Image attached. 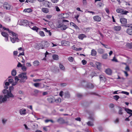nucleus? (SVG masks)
Returning <instances> with one entry per match:
<instances>
[{
	"instance_id": "obj_1",
	"label": "nucleus",
	"mask_w": 132,
	"mask_h": 132,
	"mask_svg": "<svg viewBox=\"0 0 132 132\" xmlns=\"http://www.w3.org/2000/svg\"><path fill=\"white\" fill-rule=\"evenodd\" d=\"M2 92L4 95H0V104L6 102L7 101V99L14 97V95L10 92L7 94V92L6 89H3Z\"/></svg>"
},
{
	"instance_id": "obj_4",
	"label": "nucleus",
	"mask_w": 132,
	"mask_h": 132,
	"mask_svg": "<svg viewBox=\"0 0 132 132\" xmlns=\"http://www.w3.org/2000/svg\"><path fill=\"white\" fill-rule=\"evenodd\" d=\"M3 8L8 10H12L13 9V7L10 4L7 2H5L3 5Z\"/></svg>"
},
{
	"instance_id": "obj_40",
	"label": "nucleus",
	"mask_w": 132,
	"mask_h": 132,
	"mask_svg": "<svg viewBox=\"0 0 132 132\" xmlns=\"http://www.w3.org/2000/svg\"><path fill=\"white\" fill-rule=\"evenodd\" d=\"M108 55L107 54H103L102 56V58L104 59H106L107 58Z\"/></svg>"
},
{
	"instance_id": "obj_22",
	"label": "nucleus",
	"mask_w": 132,
	"mask_h": 132,
	"mask_svg": "<svg viewBox=\"0 0 132 132\" xmlns=\"http://www.w3.org/2000/svg\"><path fill=\"white\" fill-rule=\"evenodd\" d=\"M29 27L32 30L35 31L37 32H38L39 29L37 27L34 26L33 27H32L31 26H29Z\"/></svg>"
},
{
	"instance_id": "obj_10",
	"label": "nucleus",
	"mask_w": 132,
	"mask_h": 132,
	"mask_svg": "<svg viewBox=\"0 0 132 132\" xmlns=\"http://www.w3.org/2000/svg\"><path fill=\"white\" fill-rule=\"evenodd\" d=\"M61 15L62 18L63 19L66 18L68 17L69 16V14L67 13L64 14H61Z\"/></svg>"
},
{
	"instance_id": "obj_34",
	"label": "nucleus",
	"mask_w": 132,
	"mask_h": 132,
	"mask_svg": "<svg viewBox=\"0 0 132 132\" xmlns=\"http://www.w3.org/2000/svg\"><path fill=\"white\" fill-rule=\"evenodd\" d=\"M14 88L12 86H10L9 88V90H7L6 89V90L7 91V94L8 93H9L10 92L11 93H11V91Z\"/></svg>"
},
{
	"instance_id": "obj_62",
	"label": "nucleus",
	"mask_w": 132,
	"mask_h": 132,
	"mask_svg": "<svg viewBox=\"0 0 132 132\" xmlns=\"http://www.w3.org/2000/svg\"><path fill=\"white\" fill-rule=\"evenodd\" d=\"M82 62L83 65H85L86 64L87 61L85 60H83L82 61Z\"/></svg>"
},
{
	"instance_id": "obj_47",
	"label": "nucleus",
	"mask_w": 132,
	"mask_h": 132,
	"mask_svg": "<svg viewBox=\"0 0 132 132\" xmlns=\"http://www.w3.org/2000/svg\"><path fill=\"white\" fill-rule=\"evenodd\" d=\"M89 30V28H84L83 29V30L86 32H88Z\"/></svg>"
},
{
	"instance_id": "obj_49",
	"label": "nucleus",
	"mask_w": 132,
	"mask_h": 132,
	"mask_svg": "<svg viewBox=\"0 0 132 132\" xmlns=\"http://www.w3.org/2000/svg\"><path fill=\"white\" fill-rule=\"evenodd\" d=\"M113 98L114 99L117 101L118 99L119 98V96L116 95L115 96H113Z\"/></svg>"
},
{
	"instance_id": "obj_52",
	"label": "nucleus",
	"mask_w": 132,
	"mask_h": 132,
	"mask_svg": "<svg viewBox=\"0 0 132 132\" xmlns=\"http://www.w3.org/2000/svg\"><path fill=\"white\" fill-rule=\"evenodd\" d=\"M55 8L56 11L57 12H59L60 11V10L59 7L57 6H55Z\"/></svg>"
},
{
	"instance_id": "obj_15",
	"label": "nucleus",
	"mask_w": 132,
	"mask_h": 132,
	"mask_svg": "<svg viewBox=\"0 0 132 132\" xmlns=\"http://www.w3.org/2000/svg\"><path fill=\"white\" fill-rule=\"evenodd\" d=\"M26 109H22L20 110L19 113L21 115H25L26 114Z\"/></svg>"
},
{
	"instance_id": "obj_8",
	"label": "nucleus",
	"mask_w": 132,
	"mask_h": 132,
	"mask_svg": "<svg viewBox=\"0 0 132 132\" xmlns=\"http://www.w3.org/2000/svg\"><path fill=\"white\" fill-rule=\"evenodd\" d=\"M36 48L37 49H39L40 48L43 49L45 48L44 47V45L42 43V44H37L36 46Z\"/></svg>"
},
{
	"instance_id": "obj_57",
	"label": "nucleus",
	"mask_w": 132,
	"mask_h": 132,
	"mask_svg": "<svg viewBox=\"0 0 132 132\" xmlns=\"http://www.w3.org/2000/svg\"><path fill=\"white\" fill-rule=\"evenodd\" d=\"M121 93H122V94H126V95H128L129 94V93L128 92H126L122 91L121 92Z\"/></svg>"
},
{
	"instance_id": "obj_14",
	"label": "nucleus",
	"mask_w": 132,
	"mask_h": 132,
	"mask_svg": "<svg viewBox=\"0 0 132 132\" xmlns=\"http://www.w3.org/2000/svg\"><path fill=\"white\" fill-rule=\"evenodd\" d=\"M44 4L45 5V6L46 7H50V6L52 4L50 2L47 1H46L45 2Z\"/></svg>"
},
{
	"instance_id": "obj_61",
	"label": "nucleus",
	"mask_w": 132,
	"mask_h": 132,
	"mask_svg": "<svg viewBox=\"0 0 132 132\" xmlns=\"http://www.w3.org/2000/svg\"><path fill=\"white\" fill-rule=\"evenodd\" d=\"M96 65L98 68V67H100L101 66V64L99 62H96Z\"/></svg>"
},
{
	"instance_id": "obj_48",
	"label": "nucleus",
	"mask_w": 132,
	"mask_h": 132,
	"mask_svg": "<svg viewBox=\"0 0 132 132\" xmlns=\"http://www.w3.org/2000/svg\"><path fill=\"white\" fill-rule=\"evenodd\" d=\"M129 12L128 11H124L123 10H122V14H127Z\"/></svg>"
},
{
	"instance_id": "obj_29",
	"label": "nucleus",
	"mask_w": 132,
	"mask_h": 132,
	"mask_svg": "<svg viewBox=\"0 0 132 132\" xmlns=\"http://www.w3.org/2000/svg\"><path fill=\"white\" fill-rule=\"evenodd\" d=\"M70 25H72L76 29L78 30L79 29V28L78 27L73 23L71 22L70 23Z\"/></svg>"
},
{
	"instance_id": "obj_3",
	"label": "nucleus",
	"mask_w": 132,
	"mask_h": 132,
	"mask_svg": "<svg viewBox=\"0 0 132 132\" xmlns=\"http://www.w3.org/2000/svg\"><path fill=\"white\" fill-rule=\"evenodd\" d=\"M19 77L21 78L19 82L21 83H24L26 80L27 79V73L26 72L22 73L18 75Z\"/></svg>"
},
{
	"instance_id": "obj_12",
	"label": "nucleus",
	"mask_w": 132,
	"mask_h": 132,
	"mask_svg": "<svg viewBox=\"0 0 132 132\" xmlns=\"http://www.w3.org/2000/svg\"><path fill=\"white\" fill-rule=\"evenodd\" d=\"M120 21L122 24H125L127 23L126 19L123 18H121L120 19Z\"/></svg>"
},
{
	"instance_id": "obj_39",
	"label": "nucleus",
	"mask_w": 132,
	"mask_h": 132,
	"mask_svg": "<svg viewBox=\"0 0 132 132\" xmlns=\"http://www.w3.org/2000/svg\"><path fill=\"white\" fill-rule=\"evenodd\" d=\"M127 46L130 48H132V43H128L127 44Z\"/></svg>"
},
{
	"instance_id": "obj_16",
	"label": "nucleus",
	"mask_w": 132,
	"mask_h": 132,
	"mask_svg": "<svg viewBox=\"0 0 132 132\" xmlns=\"http://www.w3.org/2000/svg\"><path fill=\"white\" fill-rule=\"evenodd\" d=\"M105 71V73L109 75H111L112 73V71L109 68L106 69Z\"/></svg>"
},
{
	"instance_id": "obj_9",
	"label": "nucleus",
	"mask_w": 132,
	"mask_h": 132,
	"mask_svg": "<svg viewBox=\"0 0 132 132\" xmlns=\"http://www.w3.org/2000/svg\"><path fill=\"white\" fill-rule=\"evenodd\" d=\"M47 100L49 102L52 103L55 102V98L53 96H51L48 98Z\"/></svg>"
},
{
	"instance_id": "obj_32",
	"label": "nucleus",
	"mask_w": 132,
	"mask_h": 132,
	"mask_svg": "<svg viewBox=\"0 0 132 132\" xmlns=\"http://www.w3.org/2000/svg\"><path fill=\"white\" fill-rule=\"evenodd\" d=\"M125 111L127 112L128 113L130 114L131 113V112H132V110L129 109L128 108H125Z\"/></svg>"
},
{
	"instance_id": "obj_11",
	"label": "nucleus",
	"mask_w": 132,
	"mask_h": 132,
	"mask_svg": "<svg viewBox=\"0 0 132 132\" xmlns=\"http://www.w3.org/2000/svg\"><path fill=\"white\" fill-rule=\"evenodd\" d=\"M93 18L95 21L97 22H99L101 20V18L98 15L94 16L93 17Z\"/></svg>"
},
{
	"instance_id": "obj_38",
	"label": "nucleus",
	"mask_w": 132,
	"mask_h": 132,
	"mask_svg": "<svg viewBox=\"0 0 132 132\" xmlns=\"http://www.w3.org/2000/svg\"><path fill=\"white\" fill-rule=\"evenodd\" d=\"M122 10L123 9L119 8L117 9L116 10V11L118 13H121L122 14Z\"/></svg>"
},
{
	"instance_id": "obj_23",
	"label": "nucleus",
	"mask_w": 132,
	"mask_h": 132,
	"mask_svg": "<svg viewBox=\"0 0 132 132\" xmlns=\"http://www.w3.org/2000/svg\"><path fill=\"white\" fill-rule=\"evenodd\" d=\"M97 53L96 51L94 49L91 50V55L92 56H94L96 55Z\"/></svg>"
},
{
	"instance_id": "obj_19",
	"label": "nucleus",
	"mask_w": 132,
	"mask_h": 132,
	"mask_svg": "<svg viewBox=\"0 0 132 132\" xmlns=\"http://www.w3.org/2000/svg\"><path fill=\"white\" fill-rule=\"evenodd\" d=\"M40 62L38 60L35 61L33 62V64L34 66H37L39 64Z\"/></svg>"
},
{
	"instance_id": "obj_20",
	"label": "nucleus",
	"mask_w": 132,
	"mask_h": 132,
	"mask_svg": "<svg viewBox=\"0 0 132 132\" xmlns=\"http://www.w3.org/2000/svg\"><path fill=\"white\" fill-rule=\"evenodd\" d=\"M126 32L127 34L130 35H132V29H128L126 30Z\"/></svg>"
},
{
	"instance_id": "obj_43",
	"label": "nucleus",
	"mask_w": 132,
	"mask_h": 132,
	"mask_svg": "<svg viewBox=\"0 0 132 132\" xmlns=\"http://www.w3.org/2000/svg\"><path fill=\"white\" fill-rule=\"evenodd\" d=\"M7 121V119L3 118L2 119V123L3 125H5Z\"/></svg>"
},
{
	"instance_id": "obj_7",
	"label": "nucleus",
	"mask_w": 132,
	"mask_h": 132,
	"mask_svg": "<svg viewBox=\"0 0 132 132\" xmlns=\"http://www.w3.org/2000/svg\"><path fill=\"white\" fill-rule=\"evenodd\" d=\"M2 35L4 37H5V40L6 42H7L8 40V36L9 35L6 33L2 31L1 33Z\"/></svg>"
},
{
	"instance_id": "obj_59",
	"label": "nucleus",
	"mask_w": 132,
	"mask_h": 132,
	"mask_svg": "<svg viewBox=\"0 0 132 132\" xmlns=\"http://www.w3.org/2000/svg\"><path fill=\"white\" fill-rule=\"evenodd\" d=\"M22 65L21 64V63L20 62H19V63H18V64L17 65V67H22Z\"/></svg>"
},
{
	"instance_id": "obj_13",
	"label": "nucleus",
	"mask_w": 132,
	"mask_h": 132,
	"mask_svg": "<svg viewBox=\"0 0 132 132\" xmlns=\"http://www.w3.org/2000/svg\"><path fill=\"white\" fill-rule=\"evenodd\" d=\"M86 37V36L84 34H81L78 36V38L82 40L84 38Z\"/></svg>"
},
{
	"instance_id": "obj_45",
	"label": "nucleus",
	"mask_w": 132,
	"mask_h": 132,
	"mask_svg": "<svg viewBox=\"0 0 132 132\" xmlns=\"http://www.w3.org/2000/svg\"><path fill=\"white\" fill-rule=\"evenodd\" d=\"M87 125L90 126H93V124L92 122H91L90 121H89L87 123Z\"/></svg>"
},
{
	"instance_id": "obj_42",
	"label": "nucleus",
	"mask_w": 132,
	"mask_h": 132,
	"mask_svg": "<svg viewBox=\"0 0 132 132\" xmlns=\"http://www.w3.org/2000/svg\"><path fill=\"white\" fill-rule=\"evenodd\" d=\"M39 34L41 36H45V35L44 32L42 31H40L39 32Z\"/></svg>"
},
{
	"instance_id": "obj_28",
	"label": "nucleus",
	"mask_w": 132,
	"mask_h": 132,
	"mask_svg": "<svg viewBox=\"0 0 132 132\" xmlns=\"http://www.w3.org/2000/svg\"><path fill=\"white\" fill-rule=\"evenodd\" d=\"M32 11L31 9L30 8H28L24 9L23 12H25L29 13L32 12Z\"/></svg>"
},
{
	"instance_id": "obj_30",
	"label": "nucleus",
	"mask_w": 132,
	"mask_h": 132,
	"mask_svg": "<svg viewBox=\"0 0 132 132\" xmlns=\"http://www.w3.org/2000/svg\"><path fill=\"white\" fill-rule=\"evenodd\" d=\"M11 74L13 76H14L16 75V72L15 70L14 69L12 70L11 71Z\"/></svg>"
},
{
	"instance_id": "obj_37",
	"label": "nucleus",
	"mask_w": 132,
	"mask_h": 132,
	"mask_svg": "<svg viewBox=\"0 0 132 132\" xmlns=\"http://www.w3.org/2000/svg\"><path fill=\"white\" fill-rule=\"evenodd\" d=\"M59 67L61 69V70L65 71V68L61 64H60L59 65Z\"/></svg>"
},
{
	"instance_id": "obj_63",
	"label": "nucleus",
	"mask_w": 132,
	"mask_h": 132,
	"mask_svg": "<svg viewBox=\"0 0 132 132\" xmlns=\"http://www.w3.org/2000/svg\"><path fill=\"white\" fill-rule=\"evenodd\" d=\"M24 55V53L23 52L22 53H20L19 55H18V57H19L20 55Z\"/></svg>"
},
{
	"instance_id": "obj_2",
	"label": "nucleus",
	"mask_w": 132,
	"mask_h": 132,
	"mask_svg": "<svg viewBox=\"0 0 132 132\" xmlns=\"http://www.w3.org/2000/svg\"><path fill=\"white\" fill-rule=\"evenodd\" d=\"M8 32L10 35L13 37H10L11 41L12 43H14L19 42V39L18 38V35L17 34L10 30Z\"/></svg>"
},
{
	"instance_id": "obj_64",
	"label": "nucleus",
	"mask_w": 132,
	"mask_h": 132,
	"mask_svg": "<svg viewBox=\"0 0 132 132\" xmlns=\"http://www.w3.org/2000/svg\"><path fill=\"white\" fill-rule=\"evenodd\" d=\"M43 30H44L45 31H46V32H49V31L50 30H48L46 28H43Z\"/></svg>"
},
{
	"instance_id": "obj_51",
	"label": "nucleus",
	"mask_w": 132,
	"mask_h": 132,
	"mask_svg": "<svg viewBox=\"0 0 132 132\" xmlns=\"http://www.w3.org/2000/svg\"><path fill=\"white\" fill-rule=\"evenodd\" d=\"M21 69L23 71H25L26 70V67L24 66H22Z\"/></svg>"
},
{
	"instance_id": "obj_25",
	"label": "nucleus",
	"mask_w": 132,
	"mask_h": 132,
	"mask_svg": "<svg viewBox=\"0 0 132 132\" xmlns=\"http://www.w3.org/2000/svg\"><path fill=\"white\" fill-rule=\"evenodd\" d=\"M53 59L55 60H57L59 59V56L58 55L56 54H54L52 55Z\"/></svg>"
},
{
	"instance_id": "obj_60",
	"label": "nucleus",
	"mask_w": 132,
	"mask_h": 132,
	"mask_svg": "<svg viewBox=\"0 0 132 132\" xmlns=\"http://www.w3.org/2000/svg\"><path fill=\"white\" fill-rule=\"evenodd\" d=\"M26 66L28 67H30L31 66V65L30 63H27L26 64Z\"/></svg>"
},
{
	"instance_id": "obj_5",
	"label": "nucleus",
	"mask_w": 132,
	"mask_h": 132,
	"mask_svg": "<svg viewBox=\"0 0 132 132\" xmlns=\"http://www.w3.org/2000/svg\"><path fill=\"white\" fill-rule=\"evenodd\" d=\"M57 27L58 28H61V29L62 30H65L68 28V26L64 24L63 23L59 22L57 24Z\"/></svg>"
},
{
	"instance_id": "obj_6",
	"label": "nucleus",
	"mask_w": 132,
	"mask_h": 132,
	"mask_svg": "<svg viewBox=\"0 0 132 132\" xmlns=\"http://www.w3.org/2000/svg\"><path fill=\"white\" fill-rule=\"evenodd\" d=\"M21 25L24 26H29L30 24H33L32 22H29L27 20H22L21 21Z\"/></svg>"
},
{
	"instance_id": "obj_55",
	"label": "nucleus",
	"mask_w": 132,
	"mask_h": 132,
	"mask_svg": "<svg viewBox=\"0 0 132 132\" xmlns=\"http://www.w3.org/2000/svg\"><path fill=\"white\" fill-rule=\"evenodd\" d=\"M8 81H9V83H11L13 82L14 80L13 79H8Z\"/></svg>"
},
{
	"instance_id": "obj_41",
	"label": "nucleus",
	"mask_w": 132,
	"mask_h": 132,
	"mask_svg": "<svg viewBox=\"0 0 132 132\" xmlns=\"http://www.w3.org/2000/svg\"><path fill=\"white\" fill-rule=\"evenodd\" d=\"M40 85V84L39 83H35L33 84L34 86L36 87H38Z\"/></svg>"
},
{
	"instance_id": "obj_53",
	"label": "nucleus",
	"mask_w": 132,
	"mask_h": 132,
	"mask_svg": "<svg viewBox=\"0 0 132 132\" xmlns=\"http://www.w3.org/2000/svg\"><path fill=\"white\" fill-rule=\"evenodd\" d=\"M20 80L19 79L18 77V76H16L15 77V81L17 82L19 80Z\"/></svg>"
},
{
	"instance_id": "obj_35",
	"label": "nucleus",
	"mask_w": 132,
	"mask_h": 132,
	"mask_svg": "<svg viewBox=\"0 0 132 132\" xmlns=\"http://www.w3.org/2000/svg\"><path fill=\"white\" fill-rule=\"evenodd\" d=\"M61 101V98H56V99H55V101L57 103H60Z\"/></svg>"
},
{
	"instance_id": "obj_36",
	"label": "nucleus",
	"mask_w": 132,
	"mask_h": 132,
	"mask_svg": "<svg viewBox=\"0 0 132 132\" xmlns=\"http://www.w3.org/2000/svg\"><path fill=\"white\" fill-rule=\"evenodd\" d=\"M99 78L101 80L104 81L105 80V78L103 75H100L99 76Z\"/></svg>"
},
{
	"instance_id": "obj_17",
	"label": "nucleus",
	"mask_w": 132,
	"mask_h": 132,
	"mask_svg": "<svg viewBox=\"0 0 132 132\" xmlns=\"http://www.w3.org/2000/svg\"><path fill=\"white\" fill-rule=\"evenodd\" d=\"M57 121L60 123H65V121L64 119L62 118H60L58 119Z\"/></svg>"
},
{
	"instance_id": "obj_33",
	"label": "nucleus",
	"mask_w": 132,
	"mask_h": 132,
	"mask_svg": "<svg viewBox=\"0 0 132 132\" xmlns=\"http://www.w3.org/2000/svg\"><path fill=\"white\" fill-rule=\"evenodd\" d=\"M125 111L127 112L128 113L130 114L131 113V112H132V110L129 109L128 108H125Z\"/></svg>"
},
{
	"instance_id": "obj_54",
	"label": "nucleus",
	"mask_w": 132,
	"mask_h": 132,
	"mask_svg": "<svg viewBox=\"0 0 132 132\" xmlns=\"http://www.w3.org/2000/svg\"><path fill=\"white\" fill-rule=\"evenodd\" d=\"M101 44L102 45H103L104 46V47L105 48H108V49L110 48L108 47V46L107 45H105L104 44H103L102 43H101Z\"/></svg>"
},
{
	"instance_id": "obj_18",
	"label": "nucleus",
	"mask_w": 132,
	"mask_h": 132,
	"mask_svg": "<svg viewBox=\"0 0 132 132\" xmlns=\"http://www.w3.org/2000/svg\"><path fill=\"white\" fill-rule=\"evenodd\" d=\"M121 26H114L113 28L114 30L116 31H120L121 30Z\"/></svg>"
},
{
	"instance_id": "obj_50",
	"label": "nucleus",
	"mask_w": 132,
	"mask_h": 132,
	"mask_svg": "<svg viewBox=\"0 0 132 132\" xmlns=\"http://www.w3.org/2000/svg\"><path fill=\"white\" fill-rule=\"evenodd\" d=\"M119 114L120 115H122L123 114V112H122V110L121 108H120L119 109V111L118 112Z\"/></svg>"
},
{
	"instance_id": "obj_44",
	"label": "nucleus",
	"mask_w": 132,
	"mask_h": 132,
	"mask_svg": "<svg viewBox=\"0 0 132 132\" xmlns=\"http://www.w3.org/2000/svg\"><path fill=\"white\" fill-rule=\"evenodd\" d=\"M68 60L72 62L73 60V58L72 57H69L68 58Z\"/></svg>"
},
{
	"instance_id": "obj_27",
	"label": "nucleus",
	"mask_w": 132,
	"mask_h": 132,
	"mask_svg": "<svg viewBox=\"0 0 132 132\" xmlns=\"http://www.w3.org/2000/svg\"><path fill=\"white\" fill-rule=\"evenodd\" d=\"M98 52L99 53L102 54L104 52V50L101 48H99L98 50Z\"/></svg>"
},
{
	"instance_id": "obj_21",
	"label": "nucleus",
	"mask_w": 132,
	"mask_h": 132,
	"mask_svg": "<svg viewBox=\"0 0 132 132\" xmlns=\"http://www.w3.org/2000/svg\"><path fill=\"white\" fill-rule=\"evenodd\" d=\"M3 28V29L4 30H7L9 31V30L8 28H5V27H3L2 24H0V31H2V30L1 29Z\"/></svg>"
},
{
	"instance_id": "obj_24",
	"label": "nucleus",
	"mask_w": 132,
	"mask_h": 132,
	"mask_svg": "<svg viewBox=\"0 0 132 132\" xmlns=\"http://www.w3.org/2000/svg\"><path fill=\"white\" fill-rule=\"evenodd\" d=\"M42 11L45 13H47L48 12V9L46 8H43L42 10Z\"/></svg>"
},
{
	"instance_id": "obj_56",
	"label": "nucleus",
	"mask_w": 132,
	"mask_h": 132,
	"mask_svg": "<svg viewBox=\"0 0 132 132\" xmlns=\"http://www.w3.org/2000/svg\"><path fill=\"white\" fill-rule=\"evenodd\" d=\"M42 80L41 79H34L33 80V81L35 82H37L38 81H40Z\"/></svg>"
},
{
	"instance_id": "obj_31",
	"label": "nucleus",
	"mask_w": 132,
	"mask_h": 132,
	"mask_svg": "<svg viewBox=\"0 0 132 132\" xmlns=\"http://www.w3.org/2000/svg\"><path fill=\"white\" fill-rule=\"evenodd\" d=\"M87 87L88 88H93L94 87V86L92 84L89 83L87 85Z\"/></svg>"
},
{
	"instance_id": "obj_58",
	"label": "nucleus",
	"mask_w": 132,
	"mask_h": 132,
	"mask_svg": "<svg viewBox=\"0 0 132 132\" xmlns=\"http://www.w3.org/2000/svg\"><path fill=\"white\" fill-rule=\"evenodd\" d=\"M79 14H78L77 15L75 16V18L76 19V20L78 22L79 21V20L78 19V18L79 17Z\"/></svg>"
},
{
	"instance_id": "obj_26",
	"label": "nucleus",
	"mask_w": 132,
	"mask_h": 132,
	"mask_svg": "<svg viewBox=\"0 0 132 132\" xmlns=\"http://www.w3.org/2000/svg\"><path fill=\"white\" fill-rule=\"evenodd\" d=\"M42 43H43V44L44 45V47L45 48L47 47L49 45V44L47 42L43 41V42Z\"/></svg>"
},
{
	"instance_id": "obj_46",
	"label": "nucleus",
	"mask_w": 132,
	"mask_h": 132,
	"mask_svg": "<svg viewBox=\"0 0 132 132\" xmlns=\"http://www.w3.org/2000/svg\"><path fill=\"white\" fill-rule=\"evenodd\" d=\"M65 97L67 98H69L70 96V94L68 92L66 93L65 94Z\"/></svg>"
}]
</instances>
